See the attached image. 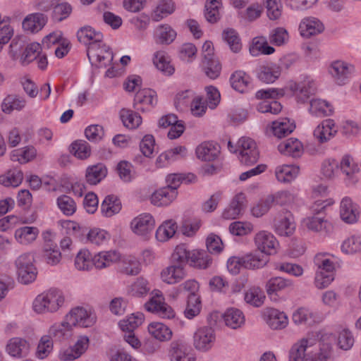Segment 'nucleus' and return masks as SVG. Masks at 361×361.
<instances>
[{"label":"nucleus","instance_id":"obj_1","mask_svg":"<svg viewBox=\"0 0 361 361\" xmlns=\"http://www.w3.org/2000/svg\"><path fill=\"white\" fill-rule=\"evenodd\" d=\"M65 303V295L59 289L51 288L38 295L33 301V310L39 314L56 312Z\"/></svg>","mask_w":361,"mask_h":361},{"label":"nucleus","instance_id":"obj_2","mask_svg":"<svg viewBox=\"0 0 361 361\" xmlns=\"http://www.w3.org/2000/svg\"><path fill=\"white\" fill-rule=\"evenodd\" d=\"M34 257L30 253L20 255L16 260L18 280L22 284L32 283L37 277V269L33 264Z\"/></svg>","mask_w":361,"mask_h":361},{"label":"nucleus","instance_id":"obj_3","mask_svg":"<svg viewBox=\"0 0 361 361\" xmlns=\"http://www.w3.org/2000/svg\"><path fill=\"white\" fill-rule=\"evenodd\" d=\"M87 55L91 64L97 68L106 67L113 60V53L102 40L90 44L87 48Z\"/></svg>","mask_w":361,"mask_h":361},{"label":"nucleus","instance_id":"obj_4","mask_svg":"<svg viewBox=\"0 0 361 361\" xmlns=\"http://www.w3.org/2000/svg\"><path fill=\"white\" fill-rule=\"evenodd\" d=\"M317 332H320L322 337L317 339L319 347L307 353L305 361H327L331 356L333 336L322 331Z\"/></svg>","mask_w":361,"mask_h":361},{"label":"nucleus","instance_id":"obj_5","mask_svg":"<svg viewBox=\"0 0 361 361\" xmlns=\"http://www.w3.org/2000/svg\"><path fill=\"white\" fill-rule=\"evenodd\" d=\"M322 338L320 332H311L293 344L289 355L290 361H305L307 348L317 343V339Z\"/></svg>","mask_w":361,"mask_h":361},{"label":"nucleus","instance_id":"obj_6","mask_svg":"<svg viewBox=\"0 0 361 361\" xmlns=\"http://www.w3.org/2000/svg\"><path fill=\"white\" fill-rule=\"evenodd\" d=\"M66 319L71 326L90 327L96 322V316L90 310L82 307H75L66 315Z\"/></svg>","mask_w":361,"mask_h":361},{"label":"nucleus","instance_id":"obj_7","mask_svg":"<svg viewBox=\"0 0 361 361\" xmlns=\"http://www.w3.org/2000/svg\"><path fill=\"white\" fill-rule=\"evenodd\" d=\"M326 204L324 202L318 203L317 202L313 205L312 210L317 213V216L307 217L303 220V224L308 229L313 231H322L323 230L328 231L331 228V224L324 219L322 212L326 208Z\"/></svg>","mask_w":361,"mask_h":361},{"label":"nucleus","instance_id":"obj_8","mask_svg":"<svg viewBox=\"0 0 361 361\" xmlns=\"http://www.w3.org/2000/svg\"><path fill=\"white\" fill-rule=\"evenodd\" d=\"M275 232L282 236H289L295 231V226L292 214L287 209H282L274 219Z\"/></svg>","mask_w":361,"mask_h":361},{"label":"nucleus","instance_id":"obj_9","mask_svg":"<svg viewBox=\"0 0 361 361\" xmlns=\"http://www.w3.org/2000/svg\"><path fill=\"white\" fill-rule=\"evenodd\" d=\"M255 245L257 250L266 255H274L277 252L279 242L274 235L266 231L256 233L254 238Z\"/></svg>","mask_w":361,"mask_h":361},{"label":"nucleus","instance_id":"obj_10","mask_svg":"<svg viewBox=\"0 0 361 361\" xmlns=\"http://www.w3.org/2000/svg\"><path fill=\"white\" fill-rule=\"evenodd\" d=\"M145 307L148 312L164 319H171L175 316L173 310L164 302V299L161 295L157 294L153 296L145 303Z\"/></svg>","mask_w":361,"mask_h":361},{"label":"nucleus","instance_id":"obj_11","mask_svg":"<svg viewBox=\"0 0 361 361\" xmlns=\"http://www.w3.org/2000/svg\"><path fill=\"white\" fill-rule=\"evenodd\" d=\"M216 336L212 328L203 326L197 329L193 336V344L196 349L207 351L212 348Z\"/></svg>","mask_w":361,"mask_h":361},{"label":"nucleus","instance_id":"obj_12","mask_svg":"<svg viewBox=\"0 0 361 361\" xmlns=\"http://www.w3.org/2000/svg\"><path fill=\"white\" fill-rule=\"evenodd\" d=\"M157 103V93L152 89L138 91L134 98L133 107L137 111H148Z\"/></svg>","mask_w":361,"mask_h":361},{"label":"nucleus","instance_id":"obj_13","mask_svg":"<svg viewBox=\"0 0 361 361\" xmlns=\"http://www.w3.org/2000/svg\"><path fill=\"white\" fill-rule=\"evenodd\" d=\"M323 318L321 313L305 307L297 309L292 315L293 322L296 325L312 326L321 322Z\"/></svg>","mask_w":361,"mask_h":361},{"label":"nucleus","instance_id":"obj_14","mask_svg":"<svg viewBox=\"0 0 361 361\" xmlns=\"http://www.w3.org/2000/svg\"><path fill=\"white\" fill-rule=\"evenodd\" d=\"M154 226L155 221L153 216L148 213L140 214L135 217L130 223V227L133 233L142 236H145L151 233Z\"/></svg>","mask_w":361,"mask_h":361},{"label":"nucleus","instance_id":"obj_15","mask_svg":"<svg viewBox=\"0 0 361 361\" xmlns=\"http://www.w3.org/2000/svg\"><path fill=\"white\" fill-rule=\"evenodd\" d=\"M354 71L355 68L353 65L342 61L333 62L329 70L331 75L338 85L345 84Z\"/></svg>","mask_w":361,"mask_h":361},{"label":"nucleus","instance_id":"obj_16","mask_svg":"<svg viewBox=\"0 0 361 361\" xmlns=\"http://www.w3.org/2000/svg\"><path fill=\"white\" fill-rule=\"evenodd\" d=\"M264 319L267 325L274 330L283 329L288 324L286 314L274 308H268L264 311Z\"/></svg>","mask_w":361,"mask_h":361},{"label":"nucleus","instance_id":"obj_17","mask_svg":"<svg viewBox=\"0 0 361 361\" xmlns=\"http://www.w3.org/2000/svg\"><path fill=\"white\" fill-rule=\"evenodd\" d=\"M247 206L246 197L243 193L237 194L231 202L229 206L223 212L222 216L225 219H234L241 215Z\"/></svg>","mask_w":361,"mask_h":361},{"label":"nucleus","instance_id":"obj_18","mask_svg":"<svg viewBox=\"0 0 361 361\" xmlns=\"http://www.w3.org/2000/svg\"><path fill=\"white\" fill-rule=\"evenodd\" d=\"M186 276L185 269L182 265L176 264L171 262V264L161 272V279L166 283L172 285L181 281Z\"/></svg>","mask_w":361,"mask_h":361},{"label":"nucleus","instance_id":"obj_19","mask_svg":"<svg viewBox=\"0 0 361 361\" xmlns=\"http://www.w3.org/2000/svg\"><path fill=\"white\" fill-rule=\"evenodd\" d=\"M340 216L341 219L347 224L356 223L360 216L359 207L351 199L345 197L341 202Z\"/></svg>","mask_w":361,"mask_h":361},{"label":"nucleus","instance_id":"obj_20","mask_svg":"<svg viewBox=\"0 0 361 361\" xmlns=\"http://www.w3.org/2000/svg\"><path fill=\"white\" fill-rule=\"evenodd\" d=\"M338 131L332 119L323 121L314 130V136L319 143H324L334 137Z\"/></svg>","mask_w":361,"mask_h":361},{"label":"nucleus","instance_id":"obj_21","mask_svg":"<svg viewBox=\"0 0 361 361\" xmlns=\"http://www.w3.org/2000/svg\"><path fill=\"white\" fill-rule=\"evenodd\" d=\"M190 348L182 341H173L169 347L171 361H194V357L189 353Z\"/></svg>","mask_w":361,"mask_h":361},{"label":"nucleus","instance_id":"obj_22","mask_svg":"<svg viewBox=\"0 0 361 361\" xmlns=\"http://www.w3.org/2000/svg\"><path fill=\"white\" fill-rule=\"evenodd\" d=\"M6 350L11 356L20 358L28 354L30 344L24 338L14 337L8 340L6 346Z\"/></svg>","mask_w":361,"mask_h":361},{"label":"nucleus","instance_id":"obj_23","mask_svg":"<svg viewBox=\"0 0 361 361\" xmlns=\"http://www.w3.org/2000/svg\"><path fill=\"white\" fill-rule=\"evenodd\" d=\"M280 66L274 63H268L262 65L257 70L258 79L264 83H272L281 75Z\"/></svg>","mask_w":361,"mask_h":361},{"label":"nucleus","instance_id":"obj_24","mask_svg":"<svg viewBox=\"0 0 361 361\" xmlns=\"http://www.w3.org/2000/svg\"><path fill=\"white\" fill-rule=\"evenodd\" d=\"M47 22V16L42 13H35L27 16L23 21L25 30L32 33L41 30Z\"/></svg>","mask_w":361,"mask_h":361},{"label":"nucleus","instance_id":"obj_25","mask_svg":"<svg viewBox=\"0 0 361 361\" xmlns=\"http://www.w3.org/2000/svg\"><path fill=\"white\" fill-rule=\"evenodd\" d=\"M220 154V146L212 142H204L196 149V154L198 159L204 161L215 160Z\"/></svg>","mask_w":361,"mask_h":361},{"label":"nucleus","instance_id":"obj_26","mask_svg":"<svg viewBox=\"0 0 361 361\" xmlns=\"http://www.w3.org/2000/svg\"><path fill=\"white\" fill-rule=\"evenodd\" d=\"M299 28L302 36L310 37L323 32L324 27L322 23L317 18L308 17L302 20Z\"/></svg>","mask_w":361,"mask_h":361},{"label":"nucleus","instance_id":"obj_27","mask_svg":"<svg viewBox=\"0 0 361 361\" xmlns=\"http://www.w3.org/2000/svg\"><path fill=\"white\" fill-rule=\"evenodd\" d=\"M107 175V169L104 164L98 163L90 166L85 171V180L90 185H97Z\"/></svg>","mask_w":361,"mask_h":361},{"label":"nucleus","instance_id":"obj_28","mask_svg":"<svg viewBox=\"0 0 361 361\" xmlns=\"http://www.w3.org/2000/svg\"><path fill=\"white\" fill-rule=\"evenodd\" d=\"M120 259V254L116 251L100 252L93 257V263L97 269L109 267Z\"/></svg>","mask_w":361,"mask_h":361},{"label":"nucleus","instance_id":"obj_29","mask_svg":"<svg viewBox=\"0 0 361 361\" xmlns=\"http://www.w3.org/2000/svg\"><path fill=\"white\" fill-rule=\"evenodd\" d=\"M316 85L312 80H305L301 84L294 83L290 85V90L296 92L298 100L300 102H305L309 97L316 92Z\"/></svg>","mask_w":361,"mask_h":361},{"label":"nucleus","instance_id":"obj_30","mask_svg":"<svg viewBox=\"0 0 361 361\" xmlns=\"http://www.w3.org/2000/svg\"><path fill=\"white\" fill-rule=\"evenodd\" d=\"M279 151L286 156L299 157L303 152L302 143L297 138H290L278 146Z\"/></svg>","mask_w":361,"mask_h":361},{"label":"nucleus","instance_id":"obj_31","mask_svg":"<svg viewBox=\"0 0 361 361\" xmlns=\"http://www.w3.org/2000/svg\"><path fill=\"white\" fill-rule=\"evenodd\" d=\"M176 191L170 188L164 187L152 195L151 202L156 206H166L176 197Z\"/></svg>","mask_w":361,"mask_h":361},{"label":"nucleus","instance_id":"obj_32","mask_svg":"<svg viewBox=\"0 0 361 361\" xmlns=\"http://www.w3.org/2000/svg\"><path fill=\"white\" fill-rule=\"evenodd\" d=\"M77 37L80 42L89 47L92 43L101 42L103 35L101 32L96 31L90 26H84L77 32Z\"/></svg>","mask_w":361,"mask_h":361},{"label":"nucleus","instance_id":"obj_33","mask_svg":"<svg viewBox=\"0 0 361 361\" xmlns=\"http://www.w3.org/2000/svg\"><path fill=\"white\" fill-rule=\"evenodd\" d=\"M225 324L233 329L242 326L245 323V317L243 312L237 308H228L223 315Z\"/></svg>","mask_w":361,"mask_h":361},{"label":"nucleus","instance_id":"obj_34","mask_svg":"<svg viewBox=\"0 0 361 361\" xmlns=\"http://www.w3.org/2000/svg\"><path fill=\"white\" fill-rule=\"evenodd\" d=\"M268 262V259L262 253L253 252L243 257V266L245 269H256L264 267Z\"/></svg>","mask_w":361,"mask_h":361},{"label":"nucleus","instance_id":"obj_35","mask_svg":"<svg viewBox=\"0 0 361 361\" xmlns=\"http://www.w3.org/2000/svg\"><path fill=\"white\" fill-rule=\"evenodd\" d=\"M39 229L35 226H23L15 231L16 240L22 245H28L34 242L38 235Z\"/></svg>","mask_w":361,"mask_h":361},{"label":"nucleus","instance_id":"obj_36","mask_svg":"<svg viewBox=\"0 0 361 361\" xmlns=\"http://www.w3.org/2000/svg\"><path fill=\"white\" fill-rule=\"evenodd\" d=\"M192 251H190L185 244L177 245L173 250L171 257V262L176 264L182 265L184 268L186 264L190 265Z\"/></svg>","mask_w":361,"mask_h":361},{"label":"nucleus","instance_id":"obj_37","mask_svg":"<svg viewBox=\"0 0 361 361\" xmlns=\"http://www.w3.org/2000/svg\"><path fill=\"white\" fill-rule=\"evenodd\" d=\"M299 173V167L295 165H282L278 166L275 171L277 180L281 183H290L293 180Z\"/></svg>","mask_w":361,"mask_h":361},{"label":"nucleus","instance_id":"obj_38","mask_svg":"<svg viewBox=\"0 0 361 361\" xmlns=\"http://www.w3.org/2000/svg\"><path fill=\"white\" fill-rule=\"evenodd\" d=\"M295 128V125L287 118H280L272 123V131L274 135L282 138L290 134Z\"/></svg>","mask_w":361,"mask_h":361},{"label":"nucleus","instance_id":"obj_39","mask_svg":"<svg viewBox=\"0 0 361 361\" xmlns=\"http://www.w3.org/2000/svg\"><path fill=\"white\" fill-rule=\"evenodd\" d=\"M149 334L159 341H169L172 337V331L164 324L153 322L149 324Z\"/></svg>","mask_w":361,"mask_h":361},{"label":"nucleus","instance_id":"obj_40","mask_svg":"<svg viewBox=\"0 0 361 361\" xmlns=\"http://www.w3.org/2000/svg\"><path fill=\"white\" fill-rule=\"evenodd\" d=\"M121 209V203L115 195H108L103 200L101 205V211L104 216L111 217L118 214Z\"/></svg>","mask_w":361,"mask_h":361},{"label":"nucleus","instance_id":"obj_41","mask_svg":"<svg viewBox=\"0 0 361 361\" xmlns=\"http://www.w3.org/2000/svg\"><path fill=\"white\" fill-rule=\"evenodd\" d=\"M176 37V31L167 24L160 25L156 28L155 39L157 43L169 44Z\"/></svg>","mask_w":361,"mask_h":361},{"label":"nucleus","instance_id":"obj_42","mask_svg":"<svg viewBox=\"0 0 361 361\" xmlns=\"http://www.w3.org/2000/svg\"><path fill=\"white\" fill-rule=\"evenodd\" d=\"M174 11V3L171 0H161L153 11L151 18L152 20L157 22L171 14Z\"/></svg>","mask_w":361,"mask_h":361},{"label":"nucleus","instance_id":"obj_43","mask_svg":"<svg viewBox=\"0 0 361 361\" xmlns=\"http://www.w3.org/2000/svg\"><path fill=\"white\" fill-rule=\"evenodd\" d=\"M118 269L124 274L134 276L140 273L141 267L140 263L135 257L128 256L120 262Z\"/></svg>","mask_w":361,"mask_h":361},{"label":"nucleus","instance_id":"obj_44","mask_svg":"<svg viewBox=\"0 0 361 361\" xmlns=\"http://www.w3.org/2000/svg\"><path fill=\"white\" fill-rule=\"evenodd\" d=\"M310 112L316 116H327L332 114V106L325 100L316 99L310 101Z\"/></svg>","mask_w":361,"mask_h":361},{"label":"nucleus","instance_id":"obj_45","mask_svg":"<svg viewBox=\"0 0 361 361\" xmlns=\"http://www.w3.org/2000/svg\"><path fill=\"white\" fill-rule=\"evenodd\" d=\"M293 286V283L291 280L282 277H273L270 279L266 284L268 295L276 293L286 288H292Z\"/></svg>","mask_w":361,"mask_h":361},{"label":"nucleus","instance_id":"obj_46","mask_svg":"<svg viewBox=\"0 0 361 361\" xmlns=\"http://www.w3.org/2000/svg\"><path fill=\"white\" fill-rule=\"evenodd\" d=\"M75 267L79 271H89L93 266V257L87 250H81L75 259Z\"/></svg>","mask_w":361,"mask_h":361},{"label":"nucleus","instance_id":"obj_47","mask_svg":"<svg viewBox=\"0 0 361 361\" xmlns=\"http://www.w3.org/2000/svg\"><path fill=\"white\" fill-rule=\"evenodd\" d=\"M43 258L48 264L54 266L59 264L61 259V254L57 245L47 242L44 245Z\"/></svg>","mask_w":361,"mask_h":361},{"label":"nucleus","instance_id":"obj_48","mask_svg":"<svg viewBox=\"0 0 361 361\" xmlns=\"http://www.w3.org/2000/svg\"><path fill=\"white\" fill-rule=\"evenodd\" d=\"M230 82L235 90L243 93L250 82V77L244 71H237L231 75Z\"/></svg>","mask_w":361,"mask_h":361},{"label":"nucleus","instance_id":"obj_49","mask_svg":"<svg viewBox=\"0 0 361 361\" xmlns=\"http://www.w3.org/2000/svg\"><path fill=\"white\" fill-rule=\"evenodd\" d=\"M120 116L123 125L130 129H135L142 123L141 116L130 109H123Z\"/></svg>","mask_w":361,"mask_h":361},{"label":"nucleus","instance_id":"obj_50","mask_svg":"<svg viewBox=\"0 0 361 361\" xmlns=\"http://www.w3.org/2000/svg\"><path fill=\"white\" fill-rule=\"evenodd\" d=\"M153 63L158 70L166 75H171L174 72V68L170 64L165 52L159 51L154 54Z\"/></svg>","mask_w":361,"mask_h":361},{"label":"nucleus","instance_id":"obj_51","mask_svg":"<svg viewBox=\"0 0 361 361\" xmlns=\"http://www.w3.org/2000/svg\"><path fill=\"white\" fill-rule=\"evenodd\" d=\"M144 319L145 317L142 313L132 314L126 319L120 321L119 326L123 331L132 332L142 324Z\"/></svg>","mask_w":361,"mask_h":361},{"label":"nucleus","instance_id":"obj_52","mask_svg":"<svg viewBox=\"0 0 361 361\" xmlns=\"http://www.w3.org/2000/svg\"><path fill=\"white\" fill-rule=\"evenodd\" d=\"M274 195H269L264 199L260 200L251 209L252 214L257 218L266 214L275 203Z\"/></svg>","mask_w":361,"mask_h":361},{"label":"nucleus","instance_id":"obj_53","mask_svg":"<svg viewBox=\"0 0 361 361\" xmlns=\"http://www.w3.org/2000/svg\"><path fill=\"white\" fill-rule=\"evenodd\" d=\"M314 264L317 267L316 271L335 272V264L326 253L317 254L314 257Z\"/></svg>","mask_w":361,"mask_h":361},{"label":"nucleus","instance_id":"obj_54","mask_svg":"<svg viewBox=\"0 0 361 361\" xmlns=\"http://www.w3.org/2000/svg\"><path fill=\"white\" fill-rule=\"evenodd\" d=\"M41 50V45L37 42L25 45L20 59L22 65H27L33 60L37 59V56L39 54Z\"/></svg>","mask_w":361,"mask_h":361},{"label":"nucleus","instance_id":"obj_55","mask_svg":"<svg viewBox=\"0 0 361 361\" xmlns=\"http://www.w3.org/2000/svg\"><path fill=\"white\" fill-rule=\"evenodd\" d=\"M72 328L73 326H71L65 319L64 322L51 326L48 331V336H49L50 338L53 336L57 339L68 338L71 336Z\"/></svg>","mask_w":361,"mask_h":361},{"label":"nucleus","instance_id":"obj_56","mask_svg":"<svg viewBox=\"0 0 361 361\" xmlns=\"http://www.w3.org/2000/svg\"><path fill=\"white\" fill-rule=\"evenodd\" d=\"M25 104L26 101L23 98L9 95L4 99L1 109L4 113L10 114L13 110H21L25 107Z\"/></svg>","mask_w":361,"mask_h":361},{"label":"nucleus","instance_id":"obj_57","mask_svg":"<svg viewBox=\"0 0 361 361\" xmlns=\"http://www.w3.org/2000/svg\"><path fill=\"white\" fill-rule=\"evenodd\" d=\"M177 226L172 221L164 222L156 231V238L159 241L164 242L173 236Z\"/></svg>","mask_w":361,"mask_h":361},{"label":"nucleus","instance_id":"obj_58","mask_svg":"<svg viewBox=\"0 0 361 361\" xmlns=\"http://www.w3.org/2000/svg\"><path fill=\"white\" fill-rule=\"evenodd\" d=\"M212 263V258L204 250H192L190 266L199 268L206 269Z\"/></svg>","mask_w":361,"mask_h":361},{"label":"nucleus","instance_id":"obj_59","mask_svg":"<svg viewBox=\"0 0 361 361\" xmlns=\"http://www.w3.org/2000/svg\"><path fill=\"white\" fill-rule=\"evenodd\" d=\"M23 178V175L20 170H10L0 176V183L6 187H17L21 183Z\"/></svg>","mask_w":361,"mask_h":361},{"label":"nucleus","instance_id":"obj_60","mask_svg":"<svg viewBox=\"0 0 361 361\" xmlns=\"http://www.w3.org/2000/svg\"><path fill=\"white\" fill-rule=\"evenodd\" d=\"M341 251L346 255H353L361 252V237L352 235L343 240Z\"/></svg>","mask_w":361,"mask_h":361},{"label":"nucleus","instance_id":"obj_61","mask_svg":"<svg viewBox=\"0 0 361 361\" xmlns=\"http://www.w3.org/2000/svg\"><path fill=\"white\" fill-rule=\"evenodd\" d=\"M201 310V302L197 295H188L184 314L186 318L191 319L198 315Z\"/></svg>","mask_w":361,"mask_h":361},{"label":"nucleus","instance_id":"obj_62","mask_svg":"<svg viewBox=\"0 0 361 361\" xmlns=\"http://www.w3.org/2000/svg\"><path fill=\"white\" fill-rule=\"evenodd\" d=\"M71 152L75 157L80 159H85L90 156L91 149L86 141L76 140L71 146Z\"/></svg>","mask_w":361,"mask_h":361},{"label":"nucleus","instance_id":"obj_63","mask_svg":"<svg viewBox=\"0 0 361 361\" xmlns=\"http://www.w3.org/2000/svg\"><path fill=\"white\" fill-rule=\"evenodd\" d=\"M56 202L59 209L66 216H71L76 211L75 202L68 195H63L59 196L56 200Z\"/></svg>","mask_w":361,"mask_h":361},{"label":"nucleus","instance_id":"obj_64","mask_svg":"<svg viewBox=\"0 0 361 361\" xmlns=\"http://www.w3.org/2000/svg\"><path fill=\"white\" fill-rule=\"evenodd\" d=\"M222 36L233 52L237 53L240 51L242 44L239 36L235 30L227 28L224 30Z\"/></svg>","mask_w":361,"mask_h":361}]
</instances>
